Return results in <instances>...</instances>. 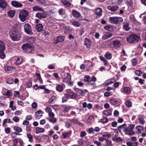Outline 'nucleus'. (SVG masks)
Masks as SVG:
<instances>
[{
    "instance_id": "54",
    "label": "nucleus",
    "mask_w": 146,
    "mask_h": 146,
    "mask_svg": "<svg viewBox=\"0 0 146 146\" xmlns=\"http://www.w3.org/2000/svg\"><path fill=\"white\" fill-rule=\"evenodd\" d=\"M48 120L50 122L53 123H55L57 121L56 119L55 118H50L48 119Z\"/></svg>"
},
{
    "instance_id": "24",
    "label": "nucleus",
    "mask_w": 146,
    "mask_h": 146,
    "mask_svg": "<svg viewBox=\"0 0 146 146\" xmlns=\"http://www.w3.org/2000/svg\"><path fill=\"white\" fill-rule=\"evenodd\" d=\"M74 90L81 96H83L85 94L84 91H83L82 90L79 89L78 88H74Z\"/></svg>"
},
{
    "instance_id": "7",
    "label": "nucleus",
    "mask_w": 146,
    "mask_h": 146,
    "mask_svg": "<svg viewBox=\"0 0 146 146\" xmlns=\"http://www.w3.org/2000/svg\"><path fill=\"white\" fill-rule=\"evenodd\" d=\"M41 11V12H38L36 13V17L40 19L46 18L47 16L46 13L43 10Z\"/></svg>"
},
{
    "instance_id": "34",
    "label": "nucleus",
    "mask_w": 146,
    "mask_h": 146,
    "mask_svg": "<svg viewBox=\"0 0 146 146\" xmlns=\"http://www.w3.org/2000/svg\"><path fill=\"white\" fill-rule=\"evenodd\" d=\"M89 66L86 68L87 71H91L93 69L94 64L91 62H89Z\"/></svg>"
},
{
    "instance_id": "19",
    "label": "nucleus",
    "mask_w": 146,
    "mask_h": 146,
    "mask_svg": "<svg viewBox=\"0 0 146 146\" xmlns=\"http://www.w3.org/2000/svg\"><path fill=\"white\" fill-rule=\"evenodd\" d=\"M91 40L90 39L86 38L84 40V44L87 47L89 48L91 46Z\"/></svg>"
},
{
    "instance_id": "1",
    "label": "nucleus",
    "mask_w": 146,
    "mask_h": 146,
    "mask_svg": "<svg viewBox=\"0 0 146 146\" xmlns=\"http://www.w3.org/2000/svg\"><path fill=\"white\" fill-rule=\"evenodd\" d=\"M9 35L13 41L19 40L21 36V34L17 30L10 32Z\"/></svg>"
},
{
    "instance_id": "35",
    "label": "nucleus",
    "mask_w": 146,
    "mask_h": 146,
    "mask_svg": "<svg viewBox=\"0 0 146 146\" xmlns=\"http://www.w3.org/2000/svg\"><path fill=\"white\" fill-rule=\"evenodd\" d=\"M113 44L115 47L117 48L120 45V42L119 40H116L113 42Z\"/></svg>"
},
{
    "instance_id": "29",
    "label": "nucleus",
    "mask_w": 146,
    "mask_h": 146,
    "mask_svg": "<svg viewBox=\"0 0 146 146\" xmlns=\"http://www.w3.org/2000/svg\"><path fill=\"white\" fill-rule=\"evenodd\" d=\"M56 89L59 92H62L63 90V86L60 84L58 85L56 87Z\"/></svg>"
},
{
    "instance_id": "23",
    "label": "nucleus",
    "mask_w": 146,
    "mask_h": 146,
    "mask_svg": "<svg viewBox=\"0 0 146 146\" xmlns=\"http://www.w3.org/2000/svg\"><path fill=\"white\" fill-rule=\"evenodd\" d=\"M113 80L112 79L107 80L103 84L104 86H107L109 84L113 83L114 82Z\"/></svg>"
},
{
    "instance_id": "11",
    "label": "nucleus",
    "mask_w": 146,
    "mask_h": 146,
    "mask_svg": "<svg viewBox=\"0 0 146 146\" xmlns=\"http://www.w3.org/2000/svg\"><path fill=\"white\" fill-rule=\"evenodd\" d=\"M16 68L15 66H4V69L6 72H11L16 70Z\"/></svg>"
},
{
    "instance_id": "47",
    "label": "nucleus",
    "mask_w": 146,
    "mask_h": 146,
    "mask_svg": "<svg viewBox=\"0 0 146 146\" xmlns=\"http://www.w3.org/2000/svg\"><path fill=\"white\" fill-rule=\"evenodd\" d=\"M112 140L113 141H115L117 143H118L122 141V138L120 137H117L115 138H113Z\"/></svg>"
},
{
    "instance_id": "17",
    "label": "nucleus",
    "mask_w": 146,
    "mask_h": 146,
    "mask_svg": "<svg viewBox=\"0 0 146 146\" xmlns=\"http://www.w3.org/2000/svg\"><path fill=\"white\" fill-rule=\"evenodd\" d=\"M112 35L113 34L112 33L109 32H106L102 36V39L103 40H105L110 38Z\"/></svg>"
},
{
    "instance_id": "12",
    "label": "nucleus",
    "mask_w": 146,
    "mask_h": 146,
    "mask_svg": "<svg viewBox=\"0 0 146 146\" xmlns=\"http://www.w3.org/2000/svg\"><path fill=\"white\" fill-rule=\"evenodd\" d=\"M72 14L74 17L78 18L80 20H82V17H81L80 13L78 11L75 10H73Z\"/></svg>"
},
{
    "instance_id": "58",
    "label": "nucleus",
    "mask_w": 146,
    "mask_h": 146,
    "mask_svg": "<svg viewBox=\"0 0 146 146\" xmlns=\"http://www.w3.org/2000/svg\"><path fill=\"white\" fill-rule=\"evenodd\" d=\"M37 107V104L35 102H33L32 104V107L33 109H35Z\"/></svg>"
},
{
    "instance_id": "38",
    "label": "nucleus",
    "mask_w": 146,
    "mask_h": 146,
    "mask_svg": "<svg viewBox=\"0 0 146 146\" xmlns=\"http://www.w3.org/2000/svg\"><path fill=\"white\" fill-rule=\"evenodd\" d=\"M127 126V125L125 123H124L121 125L118 126L117 127V129L119 132L121 131V129H124L125 127Z\"/></svg>"
},
{
    "instance_id": "45",
    "label": "nucleus",
    "mask_w": 146,
    "mask_h": 146,
    "mask_svg": "<svg viewBox=\"0 0 146 146\" xmlns=\"http://www.w3.org/2000/svg\"><path fill=\"white\" fill-rule=\"evenodd\" d=\"M23 60L22 58H18L15 62L16 65H19L21 64Z\"/></svg>"
},
{
    "instance_id": "64",
    "label": "nucleus",
    "mask_w": 146,
    "mask_h": 146,
    "mask_svg": "<svg viewBox=\"0 0 146 146\" xmlns=\"http://www.w3.org/2000/svg\"><path fill=\"white\" fill-rule=\"evenodd\" d=\"M94 130L92 127H91L88 129V132L89 134H91L94 133Z\"/></svg>"
},
{
    "instance_id": "30",
    "label": "nucleus",
    "mask_w": 146,
    "mask_h": 146,
    "mask_svg": "<svg viewBox=\"0 0 146 146\" xmlns=\"http://www.w3.org/2000/svg\"><path fill=\"white\" fill-rule=\"evenodd\" d=\"M103 113L107 116H110L111 115V111L109 109L104 111Z\"/></svg>"
},
{
    "instance_id": "51",
    "label": "nucleus",
    "mask_w": 146,
    "mask_h": 146,
    "mask_svg": "<svg viewBox=\"0 0 146 146\" xmlns=\"http://www.w3.org/2000/svg\"><path fill=\"white\" fill-rule=\"evenodd\" d=\"M58 13L60 15H62L65 14L64 10L63 9H60L58 11Z\"/></svg>"
},
{
    "instance_id": "49",
    "label": "nucleus",
    "mask_w": 146,
    "mask_h": 146,
    "mask_svg": "<svg viewBox=\"0 0 146 146\" xmlns=\"http://www.w3.org/2000/svg\"><path fill=\"white\" fill-rule=\"evenodd\" d=\"M101 122L103 123H107L108 121V118L106 117H105V118H104L103 119H101Z\"/></svg>"
},
{
    "instance_id": "22",
    "label": "nucleus",
    "mask_w": 146,
    "mask_h": 146,
    "mask_svg": "<svg viewBox=\"0 0 146 146\" xmlns=\"http://www.w3.org/2000/svg\"><path fill=\"white\" fill-rule=\"evenodd\" d=\"M61 2L63 5L66 7H69L71 5V4L68 1L66 0H63L61 1Z\"/></svg>"
},
{
    "instance_id": "33",
    "label": "nucleus",
    "mask_w": 146,
    "mask_h": 146,
    "mask_svg": "<svg viewBox=\"0 0 146 146\" xmlns=\"http://www.w3.org/2000/svg\"><path fill=\"white\" fill-rule=\"evenodd\" d=\"M106 144H103V146H112L113 145L112 143V141L111 140H109L108 139L106 140Z\"/></svg>"
},
{
    "instance_id": "42",
    "label": "nucleus",
    "mask_w": 146,
    "mask_h": 146,
    "mask_svg": "<svg viewBox=\"0 0 146 146\" xmlns=\"http://www.w3.org/2000/svg\"><path fill=\"white\" fill-rule=\"evenodd\" d=\"M27 137L29 139V141L32 143L33 141V136L31 134L27 133Z\"/></svg>"
},
{
    "instance_id": "18",
    "label": "nucleus",
    "mask_w": 146,
    "mask_h": 146,
    "mask_svg": "<svg viewBox=\"0 0 146 146\" xmlns=\"http://www.w3.org/2000/svg\"><path fill=\"white\" fill-rule=\"evenodd\" d=\"M64 39L63 36H58L55 38L54 42L55 43H57L63 42Z\"/></svg>"
},
{
    "instance_id": "48",
    "label": "nucleus",
    "mask_w": 146,
    "mask_h": 146,
    "mask_svg": "<svg viewBox=\"0 0 146 146\" xmlns=\"http://www.w3.org/2000/svg\"><path fill=\"white\" fill-rule=\"evenodd\" d=\"M124 90L125 92L127 94H129L130 92V89L129 87H125L124 88Z\"/></svg>"
},
{
    "instance_id": "52",
    "label": "nucleus",
    "mask_w": 146,
    "mask_h": 146,
    "mask_svg": "<svg viewBox=\"0 0 146 146\" xmlns=\"http://www.w3.org/2000/svg\"><path fill=\"white\" fill-rule=\"evenodd\" d=\"M71 30V29L69 27H67L65 28L64 30V32L66 34L69 33Z\"/></svg>"
},
{
    "instance_id": "43",
    "label": "nucleus",
    "mask_w": 146,
    "mask_h": 146,
    "mask_svg": "<svg viewBox=\"0 0 146 146\" xmlns=\"http://www.w3.org/2000/svg\"><path fill=\"white\" fill-rule=\"evenodd\" d=\"M124 28L126 31H129L130 28L129 26V24L128 23H125L123 25Z\"/></svg>"
},
{
    "instance_id": "37",
    "label": "nucleus",
    "mask_w": 146,
    "mask_h": 146,
    "mask_svg": "<svg viewBox=\"0 0 146 146\" xmlns=\"http://www.w3.org/2000/svg\"><path fill=\"white\" fill-rule=\"evenodd\" d=\"M13 80L12 78L9 77L6 80V82L8 84H11L13 83Z\"/></svg>"
},
{
    "instance_id": "60",
    "label": "nucleus",
    "mask_w": 146,
    "mask_h": 146,
    "mask_svg": "<svg viewBox=\"0 0 146 146\" xmlns=\"http://www.w3.org/2000/svg\"><path fill=\"white\" fill-rule=\"evenodd\" d=\"M35 39L33 37H31L28 39L29 41L31 43H33L35 42Z\"/></svg>"
},
{
    "instance_id": "9",
    "label": "nucleus",
    "mask_w": 146,
    "mask_h": 146,
    "mask_svg": "<svg viewBox=\"0 0 146 146\" xmlns=\"http://www.w3.org/2000/svg\"><path fill=\"white\" fill-rule=\"evenodd\" d=\"M66 95L68 97L71 99H73L76 96L75 93L71 90H68L66 93Z\"/></svg>"
},
{
    "instance_id": "4",
    "label": "nucleus",
    "mask_w": 146,
    "mask_h": 146,
    "mask_svg": "<svg viewBox=\"0 0 146 146\" xmlns=\"http://www.w3.org/2000/svg\"><path fill=\"white\" fill-rule=\"evenodd\" d=\"M140 38V37L135 35H131L127 38V41L129 43L137 42Z\"/></svg>"
},
{
    "instance_id": "5",
    "label": "nucleus",
    "mask_w": 146,
    "mask_h": 146,
    "mask_svg": "<svg viewBox=\"0 0 146 146\" xmlns=\"http://www.w3.org/2000/svg\"><path fill=\"white\" fill-rule=\"evenodd\" d=\"M28 15V12L26 10H22L19 13V18L22 22H24L26 20Z\"/></svg>"
},
{
    "instance_id": "36",
    "label": "nucleus",
    "mask_w": 146,
    "mask_h": 146,
    "mask_svg": "<svg viewBox=\"0 0 146 146\" xmlns=\"http://www.w3.org/2000/svg\"><path fill=\"white\" fill-rule=\"evenodd\" d=\"M103 137H107L108 138H109L111 137V135L110 133L107 132H105L104 133H102Z\"/></svg>"
},
{
    "instance_id": "25",
    "label": "nucleus",
    "mask_w": 146,
    "mask_h": 146,
    "mask_svg": "<svg viewBox=\"0 0 146 146\" xmlns=\"http://www.w3.org/2000/svg\"><path fill=\"white\" fill-rule=\"evenodd\" d=\"M35 28L37 31L39 32L43 29V26L41 24H38L36 25Z\"/></svg>"
},
{
    "instance_id": "6",
    "label": "nucleus",
    "mask_w": 146,
    "mask_h": 146,
    "mask_svg": "<svg viewBox=\"0 0 146 146\" xmlns=\"http://www.w3.org/2000/svg\"><path fill=\"white\" fill-rule=\"evenodd\" d=\"M109 20L111 23L115 24L119 23L123 21L122 18L117 17H110Z\"/></svg>"
},
{
    "instance_id": "56",
    "label": "nucleus",
    "mask_w": 146,
    "mask_h": 146,
    "mask_svg": "<svg viewBox=\"0 0 146 146\" xmlns=\"http://www.w3.org/2000/svg\"><path fill=\"white\" fill-rule=\"evenodd\" d=\"M57 98V97L56 96H52L51 98L50 99V100L51 101L50 102H49L51 104L52 102L54 100H55Z\"/></svg>"
},
{
    "instance_id": "32",
    "label": "nucleus",
    "mask_w": 146,
    "mask_h": 146,
    "mask_svg": "<svg viewBox=\"0 0 146 146\" xmlns=\"http://www.w3.org/2000/svg\"><path fill=\"white\" fill-rule=\"evenodd\" d=\"M15 11L14 10H11L8 13V16L11 17H13L15 15Z\"/></svg>"
},
{
    "instance_id": "2",
    "label": "nucleus",
    "mask_w": 146,
    "mask_h": 146,
    "mask_svg": "<svg viewBox=\"0 0 146 146\" xmlns=\"http://www.w3.org/2000/svg\"><path fill=\"white\" fill-rule=\"evenodd\" d=\"M135 127L134 124H129L128 127H125L123 129V131L126 132L125 134L129 135H132L134 134L135 132L133 130L134 129Z\"/></svg>"
},
{
    "instance_id": "63",
    "label": "nucleus",
    "mask_w": 146,
    "mask_h": 146,
    "mask_svg": "<svg viewBox=\"0 0 146 146\" xmlns=\"http://www.w3.org/2000/svg\"><path fill=\"white\" fill-rule=\"evenodd\" d=\"M135 73L138 75V76H140V74H142V72L140 70H137L135 71Z\"/></svg>"
},
{
    "instance_id": "31",
    "label": "nucleus",
    "mask_w": 146,
    "mask_h": 146,
    "mask_svg": "<svg viewBox=\"0 0 146 146\" xmlns=\"http://www.w3.org/2000/svg\"><path fill=\"white\" fill-rule=\"evenodd\" d=\"M36 133L44 132L45 131V130L44 129L38 127H36Z\"/></svg>"
},
{
    "instance_id": "14",
    "label": "nucleus",
    "mask_w": 146,
    "mask_h": 146,
    "mask_svg": "<svg viewBox=\"0 0 146 146\" xmlns=\"http://www.w3.org/2000/svg\"><path fill=\"white\" fill-rule=\"evenodd\" d=\"M5 48L4 42L0 40V55H4L3 52Z\"/></svg>"
},
{
    "instance_id": "41",
    "label": "nucleus",
    "mask_w": 146,
    "mask_h": 146,
    "mask_svg": "<svg viewBox=\"0 0 146 146\" xmlns=\"http://www.w3.org/2000/svg\"><path fill=\"white\" fill-rule=\"evenodd\" d=\"M13 129L15 131H18V133L21 132L22 131V129L21 128L16 126H14Z\"/></svg>"
},
{
    "instance_id": "44",
    "label": "nucleus",
    "mask_w": 146,
    "mask_h": 146,
    "mask_svg": "<svg viewBox=\"0 0 146 146\" xmlns=\"http://www.w3.org/2000/svg\"><path fill=\"white\" fill-rule=\"evenodd\" d=\"M104 28L106 30L110 31L112 29V27L110 25H108L104 26Z\"/></svg>"
},
{
    "instance_id": "61",
    "label": "nucleus",
    "mask_w": 146,
    "mask_h": 146,
    "mask_svg": "<svg viewBox=\"0 0 146 146\" xmlns=\"http://www.w3.org/2000/svg\"><path fill=\"white\" fill-rule=\"evenodd\" d=\"M70 109V108L69 106H66L64 107V110L65 111L67 112Z\"/></svg>"
},
{
    "instance_id": "46",
    "label": "nucleus",
    "mask_w": 146,
    "mask_h": 146,
    "mask_svg": "<svg viewBox=\"0 0 146 146\" xmlns=\"http://www.w3.org/2000/svg\"><path fill=\"white\" fill-rule=\"evenodd\" d=\"M130 18L131 21L133 23H136V20L134 15H131L130 16Z\"/></svg>"
},
{
    "instance_id": "53",
    "label": "nucleus",
    "mask_w": 146,
    "mask_h": 146,
    "mask_svg": "<svg viewBox=\"0 0 146 146\" xmlns=\"http://www.w3.org/2000/svg\"><path fill=\"white\" fill-rule=\"evenodd\" d=\"M126 106L128 108H129L131 106V102L129 101H127L125 103Z\"/></svg>"
},
{
    "instance_id": "50",
    "label": "nucleus",
    "mask_w": 146,
    "mask_h": 146,
    "mask_svg": "<svg viewBox=\"0 0 146 146\" xmlns=\"http://www.w3.org/2000/svg\"><path fill=\"white\" fill-rule=\"evenodd\" d=\"M90 77L89 76L85 75L84 77V80L85 82H90V81L89 80L90 79Z\"/></svg>"
},
{
    "instance_id": "26",
    "label": "nucleus",
    "mask_w": 146,
    "mask_h": 146,
    "mask_svg": "<svg viewBox=\"0 0 146 146\" xmlns=\"http://www.w3.org/2000/svg\"><path fill=\"white\" fill-rule=\"evenodd\" d=\"M138 119L139 123L141 125H143L145 122L144 118L142 115H141L138 116Z\"/></svg>"
},
{
    "instance_id": "15",
    "label": "nucleus",
    "mask_w": 146,
    "mask_h": 146,
    "mask_svg": "<svg viewBox=\"0 0 146 146\" xmlns=\"http://www.w3.org/2000/svg\"><path fill=\"white\" fill-rule=\"evenodd\" d=\"M95 13L98 18L100 17L102 15V9L99 7L97 8L95 11Z\"/></svg>"
},
{
    "instance_id": "39",
    "label": "nucleus",
    "mask_w": 146,
    "mask_h": 146,
    "mask_svg": "<svg viewBox=\"0 0 146 146\" xmlns=\"http://www.w3.org/2000/svg\"><path fill=\"white\" fill-rule=\"evenodd\" d=\"M135 129L137 130L138 132L139 133H141V131L143 130V126L141 125H139L136 126Z\"/></svg>"
},
{
    "instance_id": "59",
    "label": "nucleus",
    "mask_w": 146,
    "mask_h": 146,
    "mask_svg": "<svg viewBox=\"0 0 146 146\" xmlns=\"http://www.w3.org/2000/svg\"><path fill=\"white\" fill-rule=\"evenodd\" d=\"M13 120L16 122H18L19 121V118L17 116H15L13 118Z\"/></svg>"
},
{
    "instance_id": "40",
    "label": "nucleus",
    "mask_w": 146,
    "mask_h": 146,
    "mask_svg": "<svg viewBox=\"0 0 146 146\" xmlns=\"http://www.w3.org/2000/svg\"><path fill=\"white\" fill-rule=\"evenodd\" d=\"M33 9L34 11H42L43 10V9L40 7L38 6H36L34 7L33 8Z\"/></svg>"
},
{
    "instance_id": "55",
    "label": "nucleus",
    "mask_w": 146,
    "mask_h": 146,
    "mask_svg": "<svg viewBox=\"0 0 146 146\" xmlns=\"http://www.w3.org/2000/svg\"><path fill=\"white\" fill-rule=\"evenodd\" d=\"M94 118L93 116H90L88 119L87 120V121L88 122H91L92 120H94Z\"/></svg>"
},
{
    "instance_id": "28",
    "label": "nucleus",
    "mask_w": 146,
    "mask_h": 146,
    "mask_svg": "<svg viewBox=\"0 0 146 146\" xmlns=\"http://www.w3.org/2000/svg\"><path fill=\"white\" fill-rule=\"evenodd\" d=\"M42 111L41 110H38L36 112L35 117L36 118L40 119L42 116L41 112Z\"/></svg>"
},
{
    "instance_id": "62",
    "label": "nucleus",
    "mask_w": 146,
    "mask_h": 146,
    "mask_svg": "<svg viewBox=\"0 0 146 146\" xmlns=\"http://www.w3.org/2000/svg\"><path fill=\"white\" fill-rule=\"evenodd\" d=\"M94 143L96 144L97 146H102L101 143L96 140L94 141Z\"/></svg>"
},
{
    "instance_id": "8",
    "label": "nucleus",
    "mask_w": 146,
    "mask_h": 146,
    "mask_svg": "<svg viewBox=\"0 0 146 146\" xmlns=\"http://www.w3.org/2000/svg\"><path fill=\"white\" fill-rule=\"evenodd\" d=\"M24 29L26 33L30 35L32 34L31 26L29 23H26L24 25Z\"/></svg>"
},
{
    "instance_id": "13",
    "label": "nucleus",
    "mask_w": 146,
    "mask_h": 146,
    "mask_svg": "<svg viewBox=\"0 0 146 146\" xmlns=\"http://www.w3.org/2000/svg\"><path fill=\"white\" fill-rule=\"evenodd\" d=\"M109 102L113 106H119V104L117 100L114 98H112L109 100Z\"/></svg>"
},
{
    "instance_id": "10",
    "label": "nucleus",
    "mask_w": 146,
    "mask_h": 146,
    "mask_svg": "<svg viewBox=\"0 0 146 146\" xmlns=\"http://www.w3.org/2000/svg\"><path fill=\"white\" fill-rule=\"evenodd\" d=\"M11 4L13 7L16 8H20L23 6V5L22 3L16 1H12L11 2Z\"/></svg>"
},
{
    "instance_id": "20",
    "label": "nucleus",
    "mask_w": 146,
    "mask_h": 146,
    "mask_svg": "<svg viewBox=\"0 0 146 146\" xmlns=\"http://www.w3.org/2000/svg\"><path fill=\"white\" fill-rule=\"evenodd\" d=\"M7 5V3L4 0H0V7L4 9L5 8Z\"/></svg>"
},
{
    "instance_id": "21",
    "label": "nucleus",
    "mask_w": 146,
    "mask_h": 146,
    "mask_svg": "<svg viewBox=\"0 0 146 146\" xmlns=\"http://www.w3.org/2000/svg\"><path fill=\"white\" fill-rule=\"evenodd\" d=\"M108 9L112 11H115L118 10L119 7L117 6H109L108 7Z\"/></svg>"
},
{
    "instance_id": "3",
    "label": "nucleus",
    "mask_w": 146,
    "mask_h": 146,
    "mask_svg": "<svg viewBox=\"0 0 146 146\" xmlns=\"http://www.w3.org/2000/svg\"><path fill=\"white\" fill-rule=\"evenodd\" d=\"M22 48L23 50L26 52L33 53L34 50V47L31 44L27 43L23 45Z\"/></svg>"
},
{
    "instance_id": "57",
    "label": "nucleus",
    "mask_w": 146,
    "mask_h": 146,
    "mask_svg": "<svg viewBox=\"0 0 146 146\" xmlns=\"http://www.w3.org/2000/svg\"><path fill=\"white\" fill-rule=\"evenodd\" d=\"M13 146H18V143L17 139H16L13 141Z\"/></svg>"
},
{
    "instance_id": "27",
    "label": "nucleus",
    "mask_w": 146,
    "mask_h": 146,
    "mask_svg": "<svg viewBox=\"0 0 146 146\" xmlns=\"http://www.w3.org/2000/svg\"><path fill=\"white\" fill-rule=\"evenodd\" d=\"M70 22L74 26L76 27H79L80 25V24L78 21L70 20Z\"/></svg>"
},
{
    "instance_id": "16",
    "label": "nucleus",
    "mask_w": 146,
    "mask_h": 146,
    "mask_svg": "<svg viewBox=\"0 0 146 146\" xmlns=\"http://www.w3.org/2000/svg\"><path fill=\"white\" fill-rule=\"evenodd\" d=\"M71 74L69 73H67L66 77L63 78V82L67 83L71 80Z\"/></svg>"
}]
</instances>
